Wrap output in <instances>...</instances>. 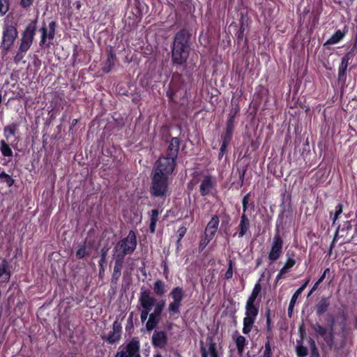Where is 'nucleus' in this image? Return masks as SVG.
I'll return each instance as SVG.
<instances>
[{
	"mask_svg": "<svg viewBox=\"0 0 357 357\" xmlns=\"http://www.w3.org/2000/svg\"><path fill=\"white\" fill-rule=\"evenodd\" d=\"M186 233V228L184 227H182L181 228H179L177 231V234H178V241L179 242L181 238L184 236L185 234Z\"/></svg>",
	"mask_w": 357,
	"mask_h": 357,
	"instance_id": "41",
	"label": "nucleus"
},
{
	"mask_svg": "<svg viewBox=\"0 0 357 357\" xmlns=\"http://www.w3.org/2000/svg\"><path fill=\"white\" fill-rule=\"evenodd\" d=\"M296 351L298 357H305L308 354L307 347L302 344H298Z\"/></svg>",
	"mask_w": 357,
	"mask_h": 357,
	"instance_id": "33",
	"label": "nucleus"
},
{
	"mask_svg": "<svg viewBox=\"0 0 357 357\" xmlns=\"http://www.w3.org/2000/svg\"><path fill=\"white\" fill-rule=\"evenodd\" d=\"M296 264V260L290 257L289 254H287V261L284 265L282 268V272H288V271L291 268Z\"/></svg>",
	"mask_w": 357,
	"mask_h": 357,
	"instance_id": "29",
	"label": "nucleus"
},
{
	"mask_svg": "<svg viewBox=\"0 0 357 357\" xmlns=\"http://www.w3.org/2000/svg\"><path fill=\"white\" fill-rule=\"evenodd\" d=\"M328 271H329V268H326V269L324 271V273L322 274V275H321V276L320 277V278L318 280H319V282H321L324 280V278H325V277H326V273H327V272H328Z\"/></svg>",
	"mask_w": 357,
	"mask_h": 357,
	"instance_id": "49",
	"label": "nucleus"
},
{
	"mask_svg": "<svg viewBox=\"0 0 357 357\" xmlns=\"http://www.w3.org/2000/svg\"><path fill=\"white\" fill-rule=\"evenodd\" d=\"M172 59L178 64L183 63L188 57V40L184 32L178 33L172 47Z\"/></svg>",
	"mask_w": 357,
	"mask_h": 357,
	"instance_id": "4",
	"label": "nucleus"
},
{
	"mask_svg": "<svg viewBox=\"0 0 357 357\" xmlns=\"http://www.w3.org/2000/svg\"><path fill=\"white\" fill-rule=\"evenodd\" d=\"M208 348L206 349L207 356L210 357H218V354L216 349V344L213 341L211 337H208Z\"/></svg>",
	"mask_w": 357,
	"mask_h": 357,
	"instance_id": "22",
	"label": "nucleus"
},
{
	"mask_svg": "<svg viewBox=\"0 0 357 357\" xmlns=\"http://www.w3.org/2000/svg\"><path fill=\"white\" fill-rule=\"evenodd\" d=\"M33 0H21L20 4L23 8H27L32 5Z\"/></svg>",
	"mask_w": 357,
	"mask_h": 357,
	"instance_id": "42",
	"label": "nucleus"
},
{
	"mask_svg": "<svg viewBox=\"0 0 357 357\" xmlns=\"http://www.w3.org/2000/svg\"><path fill=\"white\" fill-rule=\"evenodd\" d=\"M17 37V31L15 26L8 24L5 22L3 33L1 47L5 50H8L13 45L14 42Z\"/></svg>",
	"mask_w": 357,
	"mask_h": 357,
	"instance_id": "8",
	"label": "nucleus"
},
{
	"mask_svg": "<svg viewBox=\"0 0 357 357\" xmlns=\"http://www.w3.org/2000/svg\"><path fill=\"white\" fill-rule=\"evenodd\" d=\"M169 296L172 301L169 303L168 306L169 313L170 316L178 314L181 301L184 296V292L182 288L178 287L174 288L170 292Z\"/></svg>",
	"mask_w": 357,
	"mask_h": 357,
	"instance_id": "9",
	"label": "nucleus"
},
{
	"mask_svg": "<svg viewBox=\"0 0 357 357\" xmlns=\"http://www.w3.org/2000/svg\"><path fill=\"white\" fill-rule=\"evenodd\" d=\"M151 222H150V231L151 233H154L155 231L156 222L158 221L159 212L156 209L151 211Z\"/></svg>",
	"mask_w": 357,
	"mask_h": 357,
	"instance_id": "26",
	"label": "nucleus"
},
{
	"mask_svg": "<svg viewBox=\"0 0 357 357\" xmlns=\"http://www.w3.org/2000/svg\"><path fill=\"white\" fill-rule=\"evenodd\" d=\"M36 26L29 24L22 34L19 48L28 51L31 47L36 34Z\"/></svg>",
	"mask_w": 357,
	"mask_h": 357,
	"instance_id": "10",
	"label": "nucleus"
},
{
	"mask_svg": "<svg viewBox=\"0 0 357 357\" xmlns=\"http://www.w3.org/2000/svg\"><path fill=\"white\" fill-rule=\"evenodd\" d=\"M121 263L116 262L114 267V273H113V278H115L116 280L119 278V277L121 275Z\"/></svg>",
	"mask_w": 357,
	"mask_h": 357,
	"instance_id": "37",
	"label": "nucleus"
},
{
	"mask_svg": "<svg viewBox=\"0 0 357 357\" xmlns=\"http://www.w3.org/2000/svg\"><path fill=\"white\" fill-rule=\"evenodd\" d=\"M104 71L107 72V73L109 72L110 71V68H109L108 69L105 68Z\"/></svg>",
	"mask_w": 357,
	"mask_h": 357,
	"instance_id": "52",
	"label": "nucleus"
},
{
	"mask_svg": "<svg viewBox=\"0 0 357 357\" xmlns=\"http://www.w3.org/2000/svg\"><path fill=\"white\" fill-rule=\"evenodd\" d=\"M17 130V126L15 123L6 126L3 129V133L7 140H8L10 137L13 136L16 133Z\"/></svg>",
	"mask_w": 357,
	"mask_h": 357,
	"instance_id": "24",
	"label": "nucleus"
},
{
	"mask_svg": "<svg viewBox=\"0 0 357 357\" xmlns=\"http://www.w3.org/2000/svg\"><path fill=\"white\" fill-rule=\"evenodd\" d=\"M309 345L311 351V357H319V354L317 350L315 342L313 339H310Z\"/></svg>",
	"mask_w": 357,
	"mask_h": 357,
	"instance_id": "32",
	"label": "nucleus"
},
{
	"mask_svg": "<svg viewBox=\"0 0 357 357\" xmlns=\"http://www.w3.org/2000/svg\"><path fill=\"white\" fill-rule=\"evenodd\" d=\"M234 340L237 347L238 353L241 356L247 344L246 339L242 335H237L236 337H234Z\"/></svg>",
	"mask_w": 357,
	"mask_h": 357,
	"instance_id": "19",
	"label": "nucleus"
},
{
	"mask_svg": "<svg viewBox=\"0 0 357 357\" xmlns=\"http://www.w3.org/2000/svg\"><path fill=\"white\" fill-rule=\"evenodd\" d=\"M283 241L279 234H276L271 244V248L268 253V259L273 262L278 260L282 253Z\"/></svg>",
	"mask_w": 357,
	"mask_h": 357,
	"instance_id": "11",
	"label": "nucleus"
},
{
	"mask_svg": "<svg viewBox=\"0 0 357 357\" xmlns=\"http://www.w3.org/2000/svg\"><path fill=\"white\" fill-rule=\"evenodd\" d=\"M309 282V280L306 281V282L305 284H303L300 288H298L296 291V294H298V295H301V293L303 292V291L305 289L307 283Z\"/></svg>",
	"mask_w": 357,
	"mask_h": 357,
	"instance_id": "44",
	"label": "nucleus"
},
{
	"mask_svg": "<svg viewBox=\"0 0 357 357\" xmlns=\"http://www.w3.org/2000/svg\"><path fill=\"white\" fill-rule=\"evenodd\" d=\"M10 277L8 264L6 260H2L0 264V282H8Z\"/></svg>",
	"mask_w": 357,
	"mask_h": 357,
	"instance_id": "17",
	"label": "nucleus"
},
{
	"mask_svg": "<svg viewBox=\"0 0 357 357\" xmlns=\"http://www.w3.org/2000/svg\"><path fill=\"white\" fill-rule=\"evenodd\" d=\"M179 139L177 137H173L170 141L167 150V157L159 158L156 163L160 166L165 167L167 172H172L175 167V160L179 149Z\"/></svg>",
	"mask_w": 357,
	"mask_h": 357,
	"instance_id": "5",
	"label": "nucleus"
},
{
	"mask_svg": "<svg viewBox=\"0 0 357 357\" xmlns=\"http://www.w3.org/2000/svg\"><path fill=\"white\" fill-rule=\"evenodd\" d=\"M27 51L18 47L15 56H14V62L19 63L24 58Z\"/></svg>",
	"mask_w": 357,
	"mask_h": 357,
	"instance_id": "30",
	"label": "nucleus"
},
{
	"mask_svg": "<svg viewBox=\"0 0 357 357\" xmlns=\"http://www.w3.org/2000/svg\"><path fill=\"white\" fill-rule=\"evenodd\" d=\"M152 343L155 347H164L167 344L166 333L164 331H155L152 337Z\"/></svg>",
	"mask_w": 357,
	"mask_h": 357,
	"instance_id": "15",
	"label": "nucleus"
},
{
	"mask_svg": "<svg viewBox=\"0 0 357 357\" xmlns=\"http://www.w3.org/2000/svg\"><path fill=\"white\" fill-rule=\"evenodd\" d=\"M238 227L240 230L238 237L241 238L247 233L250 228V220L244 213L241 217V222Z\"/></svg>",
	"mask_w": 357,
	"mask_h": 357,
	"instance_id": "18",
	"label": "nucleus"
},
{
	"mask_svg": "<svg viewBox=\"0 0 357 357\" xmlns=\"http://www.w3.org/2000/svg\"><path fill=\"white\" fill-rule=\"evenodd\" d=\"M153 289L155 294L162 296L166 292L165 284L162 281L158 280L155 282Z\"/></svg>",
	"mask_w": 357,
	"mask_h": 357,
	"instance_id": "20",
	"label": "nucleus"
},
{
	"mask_svg": "<svg viewBox=\"0 0 357 357\" xmlns=\"http://www.w3.org/2000/svg\"><path fill=\"white\" fill-rule=\"evenodd\" d=\"M344 36V33L340 30H337L335 33L328 38L326 43L328 45H333L337 43Z\"/></svg>",
	"mask_w": 357,
	"mask_h": 357,
	"instance_id": "25",
	"label": "nucleus"
},
{
	"mask_svg": "<svg viewBox=\"0 0 357 357\" xmlns=\"http://www.w3.org/2000/svg\"><path fill=\"white\" fill-rule=\"evenodd\" d=\"M329 303L326 298H322L316 306L317 314L321 315L324 314L328 309Z\"/></svg>",
	"mask_w": 357,
	"mask_h": 357,
	"instance_id": "23",
	"label": "nucleus"
},
{
	"mask_svg": "<svg viewBox=\"0 0 357 357\" xmlns=\"http://www.w3.org/2000/svg\"><path fill=\"white\" fill-rule=\"evenodd\" d=\"M202 357H207L206 349L204 347H201Z\"/></svg>",
	"mask_w": 357,
	"mask_h": 357,
	"instance_id": "50",
	"label": "nucleus"
},
{
	"mask_svg": "<svg viewBox=\"0 0 357 357\" xmlns=\"http://www.w3.org/2000/svg\"><path fill=\"white\" fill-rule=\"evenodd\" d=\"M271 356H272V351H271V344L269 342H267L265 344V349H264L262 357H271Z\"/></svg>",
	"mask_w": 357,
	"mask_h": 357,
	"instance_id": "40",
	"label": "nucleus"
},
{
	"mask_svg": "<svg viewBox=\"0 0 357 357\" xmlns=\"http://www.w3.org/2000/svg\"><path fill=\"white\" fill-rule=\"evenodd\" d=\"M218 225L219 218L217 215H213L208 223L205 229V234L206 237L208 238V241L212 239V238L214 236L217 231Z\"/></svg>",
	"mask_w": 357,
	"mask_h": 357,
	"instance_id": "13",
	"label": "nucleus"
},
{
	"mask_svg": "<svg viewBox=\"0 0 357 357\" xmlns=\"http://www.w3.org/2000/svg\"><path fill=\"white\" fill-rule=\"evenodd\" d=\"M342 213V204H339L336 206L335 213H334V217L333 219V224H335V221L338 219L339 215Z\"/></svg>",
	"mask_w": 357,
	"mask_h": 357,
	"instance_id": "36",
	"label": "nucleus"
},
{
	"mask_svg": "<svg viewBox=\"0 0 357 357\" xmlns=\"http://www.w3.org/2000/svg\"><path fill=\"white\" fill-rule=\"evenodd\" d=\"M261 287L259 283H257L245 303V317L243 319V333L244 334L249 333L255 322L257 316L259 312V305L256 303Z\"/></svg>",
	"mask_w": 357,
	"mask_h": 357,
	"instance_id": "2",
	"label": "nucleus"
},
{
	"mask_svg": "<svg viewBox=\"0 0 357 357\" xmlns=\"http://www.w3.org/2000/svg\"><path fill=\"white\" fill-rule=\"evenodd\" d=\"M0 144V151L2 155L5 157H11L13 155V151L9 145L4 140H1Z\"/></svg>",
	"mask_w": 357,
	"mask_h": 357,
	"instance_id": "27",
	"label": "nucleus"
},
{
	"mask_svg": "<svg viewBox=\"0 0 357 357\" xmlns=\"http://www.w3.org/2000/svg\"><path fill=\"white\" fill-rule=\"evenodd\" d=\"M314 331L319 336L324 337L326 341L327 344L331 345L333 339V333L332 331H329L327 335V329L321 326L319 324H315L312 326Z\"/></svg>",
	"mask_w": 357,
	"mask_h": 357,
	"instance_id": "14",
	"label": "nucleus"
},
{
	"mask_svg": "<svg viewBox=\"0 0 357 357\" xmlns=\"http://www.w3.org/2000/svg\"><path fill=\"white\" fill-rule=\"evenodd\" d=\"M233 276V268H232V261L230 260L229 261V268L227 272L225 274V278L229 280Z\"/></svg>",
	"mask_w": 357,
	"mask_h": 357,
	"instance_id": "39",
	"label": "nucleus"
},
{
	"mask_svg": "<svg viewBox=\"0 0 357 357\" xmlns=\"http://www.w3.org/2000/svg\"><path fill=\"white\" fill-rule=\"evenodd\" d=\"M56 24L54 22H50L48 27L45 25L40 29L42 33L41 40L40 45H44L46 43L47 39L49 40H53L55 34Z\"/></svg>",
	"mask_w": 357,
	"mask_h": 357,
	"instance_id": "12",
	"label": "nucleus"
},
{
	"mask_svg": "<svg viewBox=\"0 0 357 357\" xmlns=\"http://www.w3.org/2000/svg\"><path fill=\"white\" fill-rule=\"evenodd\" d=\"M0 178L3 180L4 182H6L9 187L13 185L14 183V180L5 172H2L0 174Z\"/></svg>",
	"mask_w": 357,
	"mask_h": 357,
	"instance_id": "34",
	"label": "nucleus"
},
{
	"mask_svg": "<svg viewBox=\"0 0 357 357\" xmlns=\"http://www.w3.org/2000/svg\"><path fill=\"white\" fill-rule=\"evenodd\" d=\"M172 173L167 172L165 170V167L155 163L152 177L151 195L155 197H160L166 194L168 185L167 178Z\"/></svg>",
	"mask_w": 357,
	"mask_h": 357,
	"instance_id": "3",
	"label": "nucleus"
},
{
	"mask_svg": "<svg viewBox=\"0 0 357 357\" xmlns=\"http://www.w3.org/2000/svg\"><path fill=\"white\" fill-rule=\"evenodd\" d=\"M231 124H232V122L230 120L228 123V126H227V135L225 137L222 144L220 148V151L222 152H223L225 151L227 144L229 143V142L230 140V136H231Z\"/></svg>",
	"mask_w": 357,
	"mask_h": 357,
	"instance_id": "28",
	"label": "nucleus"
},
{
	"mask_svg": "<svg viewBox=\"0 0 357 357\" xmlns=\"http://www.w3.org/2000/svg\"><path fill=\"white\" fill-rule=\"evenodd\" d=\"M139 349V341L133 338L126 344L120 347L115 357H141Z\"/></svg>",
	"mask_w": 357,
	"mask_h": 357,
	"instance_id": "7",
	"label": "nucleus"
},
{
	"mask_svg": "<svg viewBox=\"0 0 357 357\" xmlns=\"http://www.w3.org/2000/svg\"><path fill=\"white\" fill-rule=\"evenodd\" d=\"M214 181L210 176H205L200 184V192L202 195H208L212 190Z\"/></svg>",
	"mask_w": 357,
	"mask_h": 357,
	"instance_id": "16",
	"label": "nucleus"
},
{
	"mask_svg": "<svg viewBox=\"0 0 357 357\" xmlns=\"http://www.w3.org/2000/svg\"><path fill=\"white\" fill-rule=\"evenodd\" d=\"M298 296H299V295L296 294V293H294V295L292 296L291 299L289 303V309H288L289 313H291L292 312L293 308L295 305V303H296V300Z\"/></svg>",
	"mask_w": 357,
	"mask_h": 357,
	"instance_id": "38",
	"label": "nucleus"
},
{
	"mask_svg": "<svg viewBox=\"0 0 357 357\" xmlns=\"http://www.w3.org/2000/svg\"><path fill=\"white\" fill-rule=\"evenodd\" d=\"M9 0H0V15H4L9 10Z\"/></svg>",
	"mask_w": 357,
	"mask_h": 357,
	"instance_id": "31",
	"label": "nucleus"
},
{
	"mask_svg": "<svg viewBox=\"0 0 357 357\" xmlns=\"http://www.w3.org/2000/svg\"><path fill=\"white\" fill-rule=\"evenodd\" d=\"M309 282V280L306 281V282L305 284H303L300 288H298L296 291V294H298V295H301V293L303 292V291L305 289L307 283Z\"/></svg>",
	"mask_w": 357,
	"mask_h": 357,
	"instance_id": "45",
	"label": "nucleus"
},
{
	"mask_svg": "<svg viewBox=\"0 0 357 357\" xmlns=\"http://www.w3.org/2000/svg\"><path fill=\"white\" fill-rule=\"evenodd\" d=\"M105 257V253H103V254L102 255V259H101V261H103V260H104Z\"/></svg>",
	"mask_w": 357,
	"mask_h": 357,
	"instance_id": "53",
	"label": "nucleus"
},
{
	"mask_svg": "<svg viewBox=\"0 0 357 357\" xmlns=\"http://www.w3.org/2000/svg\"><path fill=\"white\" fill-rule=\"evenodd\" d=\"M136 235L133 231H130L126 238L118 243L115 247L114 255L120 261L126 255L132 253L136 248Z\"/></svg>",
	"mask_w": 357,
	"mask_h": 357,
	"instance_id": "6",
	"label": "nucleus"
},
{
	"mask_svg": "<svg viewBox=\"0 0 357 357\" xmlns=\"http://www.w3.org/2000/svg\"><path fill=\"white\" fill-rule=\"evenodd\" d=\"M155 357H162L160 355H156Z\"/></svg>",
	"mask_w": 357,
	"mask_h": 357,
	"instance_id": "55",
	"label": "nucleus"
},
{
	"mask_svg": "<svg viewBox=\"0 0 357 357\" xmlns=\"http://www.w3.org/2000/svg\"><path fill=\"white\" fill-rule=\"evenodd\" d=\"M139 303L142 307L141 320L144 322L147 319L146 328L148 331H152L156 327L160 319L161 313L165 307V302L161 301L156 302L151 292L144 288L141 289Z\"/></svg>",
	"mask_w": 357,
	"mask_h": 357,
	"instance_id": "1",
	"label": "nucleus"
},
{
	"mask_svg": "<svg viewBox=\"0 0 357 357\" xmlns=\"http://www.w3.org/2000/svg\"><path fill=\"white\" fill-rule=\"evenodd\" d=\"M320 283H321V282H319V280H317V281L315 282V284H314V286H313V287H312V290H311V291H310V292H312L313 291H314V290L317 288V287L319 286V284Z\"/></svg>",
	"mask_w": 357,
	"mask_h": 357,
	"instance_id": "51",
	"label": "nucleus"
},
{
	"mask_svg": "<svg viewBox=\"0 0 357 357\" xmlns=\"http://www.w3.org/2000/svg\"><path fill=\"white\" fill-rule=\"evenodd\" d=\"M287 272H282V268L280 269V272L278 273V274L276 276V280H279L280 279H281L283 275L284 274H286Z\"/></svg>",
	"mask_w": 357,
	"mask_h": 357,
	"instance_id": "48",
	"label": "nucleus"
},
{
	"mask_svg": "<svg viewBox=\"0 0 357 357\" xmlns=\"http://www.w3.org/2000/svg\"><path fill=\"white\" fill-rule=\"evenodd\" d=\"M356 326H357V316H356Z\"/></svg>",
	"mask_w": 357,
	"mask_h": 357,
	"instance_id": "54",
	"label": "nucleus"
},
{
	"mask_svg": "<svg viewBox=\"0 0 357 357\" xmlns=\"http://www.w3.org/2000/svg\"><path fill=\"white\" fill-rule=\"evenodd\" d=\"M88 255L89 253L87 252L85 246L80 247L76 252V257L78 259H82Z\"/></svg>",
	"mask_w": 357,
	"mask_h": 357,
	"instance_id": "35",
	"label": "nucleus"
},
{
	"mask_svg": "<svg viewBox=\"0 0 357 357\" xmlns=\"http://www.w3.org/2000/svg\"><path fill=\"white\" fill-rule=\"evenodd\" d=\"M119 339L118 336H116L114 334L109 335L107 338V340L109 343H114Z\"/></svg>",
	"mask_w": 357,
	"mask_h": 357,
	"instance_id": "47",
	"label": "nucleus"
},
{
	"mask_svg": "<svg viewBox=\"0 0 357 357\" xmlns=\"http://www.w3.org/2000/svg\"><path fill=\"white\" fill-rule=\"evenodd\" d=\"M349 59H350V57L348 54L344 56V57H342L341 64L339 67V70H338L339 79H340L342 77L344 76L345 72H346L348 65H349Z\"/></svg>",
	"mask_w": 357,
	"mask_h": 357,
	"instance_id": "21",
	"label": "nucleus"
},
{
	"mask_svg": "<svg viewBox=\"0 0 357 357\" xmlns=\"http://www.w3.org/2000/svg\"><path fill=\"white\" fill-rule=\"evenodd\" d=\"M248 197H249V195H246L243 197V201H242L243 212H245L246 211V209H247V206H248Z\"/></svg>",
	"mask_w": 357,
	"mask_h": 357,
	"instance_id": "43",
	"label": "nucleus"
},
{
	"mask_svg": "<svg viewBox=\"0 0 357 357\" xmlns=\"http://www.w3.org/2000/svg\"><path fill=\"white\" fill-rule=\"evenodd\" d=\"M309 282V280L306 281V282L305 284H303L300 288H298L296 291V294H298V295H301V293L303 292V291L305 289L307 283Z\"/></svg>",
	"mask_w": 357,
	"mask_h": 357,
	"instance_id": "46",
	"label": "nucleus"
}]
</instances>
